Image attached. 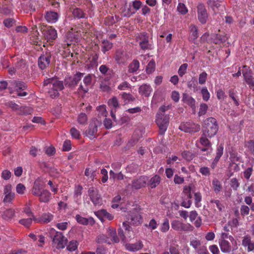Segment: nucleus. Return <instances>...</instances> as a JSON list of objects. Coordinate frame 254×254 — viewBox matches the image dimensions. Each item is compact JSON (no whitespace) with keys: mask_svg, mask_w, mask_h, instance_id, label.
Masks as SVG:
<instances>
[{"mask_svg":"<svg viewBox=\"0 0 254 254\" xmlns=\"http://www.w3.org/2000/svg\"><path fill=\"white\" fill-rule=\"evenodd\" d=\"M219 245L221 251L224 253H230L231 251V246L230 243L226 240L219 239Z\"/></svg>","mask_w":254,"mask_h":254,"instance_id":"a878e982","label":"nucleus"},{"mask_svg":"<svg viewBox=\"0 0 254 254\" xmlns=\"http://www.w3.org/2000/svg\"><path fill=\"white\" fill-rule=\"evenodd\" d=\"M153 91V89L149 84H143L141 85L138 89V92L139 94L145 97L150 96L151 93Z\"/></svg>","mask_w":254,"mask_h":254,"instance_id":"aec40b11","label":"nucleus"},{"mask_svg":"<svg viewBox=\"0 0 254 254\" xmlns=\"http://www.w3.org/2000/svg\"><path fill=\"white\" fill-rule=\"evenodd\" d=\"M155 68V63L153 60H151L147 64L146 70L148 73H151L153 72Z\"/></svg>","mask_w":254,"mask_h":254,"instance_id":"864d4df0","label":"nucleus"},{"mask_svg":"<svg viewBox=\"0 0 254 254\" xmlns=\"http://www.w3.org/2000/svg\"><path fill=\"white\" fill-rule=\"evenodd\" d=\"M187 85L188 88L193 89L194 91L196 90L197 83L195 77H192L190 80L188 82Z\"/></svg>","mask_w":254,"mask_h":254,"instance_id":"09e8293b","label":"nucleus"},{"mask_svg":"<svg viewBox=\"0 0 254 254\" xmlns=\"http://www.w3.org/2000/svg\"><path fill=\"white\" fill-rule=\"evenodd\" d=\"M122 99L124 100L125 104L129 103L130 102L133 101L134 98L133 97L132 95L129 93H127L123 92L121 94Z\"/></svg>","mask_w":254,"mask_h":254,"instance_id":"79ce46f5","label":"nucleus"},{"mask_svg":"<svg viewBox=\"0 0 254 254\" xmlns=\"http://www.w3.org/2000/svg\"><path fill=\"white\" fill-rule=\"evenodd\" d=\"M148 179L146 176H141L138 178L133 180L131 184V188L133 189L138 190L142 187H144Z\"/></svg>","mask_w":254,"mask_h":254,"instance_id":"2eb2a0df","label":"nucleus"},{"mask_svg":"<svg viewBox=\"0 0 254 254\" xmlns=\"http://www.w3.org/2000/svg\"><path fill=\"white\" fill-rule=\"evenodd\" d=\"M43 188V182L42 180L40 178L37 179L34 183L32 189V194L37 196L42 191V190H44Z\"/></svg>","mask_w":254,"mask_h":254,"instance_id":"6ab92c4d","label":"nucleus"},{"mask_svg":"<svg viewBox=\"0 0 254 254\" xmlns=\"http://www.w3.org/2000/svg\"><path fill=\"white\" fill-rule=\"evenodd\" d=\"M172 228L178 231H190L192 230L190 225L185 224L180 221L174 220L171 222Z\"/></svg>","mask_w":254,"mask_h":254,"instance_id":"1a4fd4ad","label":"nucleus"},{"mask_svg":"<svg viewBox=\"0 0 254 254\" xmlns=\"http://www.w3.org/2000/svg\"><path fill=\"white\" fill-rule=\"evenodd\" d=\"M72 14L74 17L77 18H81L84 17V13L83 11L78 8H75L72 11Z\"/></svg>","mask_w":254,"mask_h":254,"instance_id":"603ef678","label":"nucleus"},{"mask_svg":"<svg viewBox=\"0 0 254 254\" xmlns=\"http://www.w3.org/2000/svg\"><path fill=\"white\" fill-rule=\"evenodd\" d=\"M26 190V188L22 184H18L16 187V191L17 193L23 194Z\"/></svg>","mask_w":254,"mask_h":254,"instance_id":"0e129e2a","label":"nucleus"},{"mask_svg":"<svg viewBox=\"0 0 254 254\" xmlns=\"http://www.w3.org/2000/svg\"><path fill=\"white\" fill-rule=\"evenodd\" d=\"M34 218H36L34 215H32V217H29L27 219H22L19 221V223L25 226V227L28 228L29 227L32 223V221H34L35 222V219Z\"/></svg>","mask_w":254,"mask_h":254,"instance_id":"e433bc0d","label":"nucleus"},{"mask_svg":"<svg viewBox=\"0 0 254 254\" xmlns=\"http://www.w3.org/2000/svg\"><path fill=\"white\" fill-rule=\"evenodd\" d=\"M158 225V224L154 219H152L148 224H146V227L151 231L156 229L157 228Z\"/></svg>","mask_w":254,"mask_h":254,"instance_id":"8fccbe9b","label":"nucleus"},{"mask_svg":"<svg viewBox=\"0 0 254 254\" xmlns=\"http://www.w3.org/2000/svg\"><path fill=\"white\" fill-rule=\"evenodd\" d=\"M207 109L208 106L206 104H201L199 109L198 115L199 116L204 115L206 113Z\"/></svg>","mask_w":254,"mask_h":254,"instance_id":"e2e57ef3","label":"nucleus"},{"mask_svg":"<svg viewBox=\"0 0 254 254\" xmlns=\"http://www.w3.org/2000/svg\"><path fill=\"white\" fill-rule=\"evenodd\" d=\"M109 106L112 108L111 110V115L114 121L116 120L115 113L116 110L120 107L118 100L116 97L109 100L108 102Z\"/></svg>","mask_w":254,"mask_h":254,"instance_id":"a211bd4d","label":"nucleus"},{"mask_svg":"<svg viewBox=\"0 0 254 254\" xmlns=\"http://www.w3.org/2000/svg\"><path fill=\"white\" fill-rule=\"evenodd\" d=\"M141 5V2L140 1L136 0L132 2L131 4L132 7L130 6L129 11L130 13H134L138 10Z\"/></svg>","mask_w":254,"mask_h":254,"instance_id":"a19ab883","label":"nucleus"},{"mask_svg":"<svg viewBox=\"0 0 254 254\" xmlns=\"http://www.w3.org/2000/svg\"><path fill=\"white\" fill-rule=\"evenodd\" d=\"M15 197V194L13 192L10 193H7L4 194V197L3 198V202L4 203H9L14 199Z\"/></svg>","mask_w":254,"mask_h":254,"instance_id":"052dcab7","label":"nucleus"},{"mask_svg":"<svg viewBox=\"0 0 254 254\" xmlns=\"http://www.w3.org/2000/svg\"><path fill=\"white\" fill-rule=\"evenodd\" d=\"M125 246L127 250L130 252H135L142 249L143 244L141 242L139 241L135 244H126Z\"/></svg>","mask_w":254,"mask_h":254,"instance_id":"cd10ccee","label":"nucleus"},{"mask_svg":"<svg viewBox=\"0 0 254 254\" xmlns=\"http://www.w3.org/2000/svg\"><path fill=\"white\" fill-rule=\"evenodd\" d=\"M101 123V120L96 119H93L90 122L89 128L86 132L87 136L90 139L95 138L97 131V128L100 126Z\"/></svg>","mask_w":254,"mask_h":254,"instance_id":"0eeeda50","label":"nucleus"},{"mask_svg":"<svg viewBox=\"0 0 254 254\" xmlns=\"http://www.w3.org/2000/svg\"><path fill=\"white\" fill-rule=\"evenodd\" d=\"M136 40L141 49L147 50L151 48V45L148 42V36L146 33L138 34L136 37Z\"/></svg>","mask_w":254,"mask_h":254,"instance_id":"6e6552de","label":"nucleus"},{"mask_svg":"<svg viewBox=\"0 0 254 254\" xmlns=\"http://www.w3.org/2000/svg\"><path fill=\"white\" fill-rule=\"evenodd\" d=\"M11 176V173L8 170H4L1 172V177L4 180H9Z\"/></svg>","mask_w":254,"mask_h":254,"instance_id":"69168bd1","label":"nucleus"},{"mask_svg":"<svg viewBox=\"0 0 254 254\" xmlns=\"http://www.w3.org/2000/svg\"><path fill=\"white\" fill-rule=\"evenodd\" d=\"M126 217L127 221L123 222V226L125 229L127 231L128 234L131 232L133 233L131 228L128 223L132 225L138 226L142 222V217L140 213L136 209L127 212V215Z\"/></svg>","mask_w":254,"mask_h":254,"instance_id":"f257e3e1","label":"nucleus"},{"mask_svg":"<svg viewBox=\"0 0 254 254\" xmlns=\"http://www.w3.org/2000/svg\"><path fill=\"white\" fill-rule=\"evenodd\" d=\"M39 197V200L42 202H48L51 199V193L47 190H43L37 196Z\"/></svg>","mask_w":254,"mask_h":254,"instance_id":"7c9ffc66","label":"nucleus"},{"mask_svg":"<svg viewBox=\"0 0 254 254\" xmlns=\"http://www.w3.org/2000/svg\"><path fill=\"white\" fill-rule=\"evenodd\" d=\"M243 74L247 83L248 84L250 87L254 91V79L252 77L251 73L243 72Z\"/></svg>","mask_w":254,"mask_h":254,"instance_id":"2f4dec72","label":"nucleus"},{"mask_svg":"<svg viewBox=\"0 0 254 254\" xmlns=\"http://www.w3.org/2000/svg\"><path fill=\"white\" fill-rule=\"evenodd\" d=\"M139 67V63L137 60H134L129 65V70L131 72L136 71Z\"/></svg>","mask_w":254,"mask_h":254,"instance_id":"49530a36","label":"nucleus"},{"mask_svg":"<svg viewBox=\"0 0 254 254\" xmlns=\"http://www.w3.org/2000/svg\"><path fill=\"white\" fill-rule=\"evenodd\" d=\"M155 122L159 128V133L161 135L164 134L169 124V115L158 112L156 116Z\"/></svg>","mask_w":254,"mask_h":254,"instance_id":"39448f33","label":"nucleus"},{"mask_svg":"<svg viewBox=\"0 0 254 254\" xmlns=\"http://www.w3.org/2000/svg\"><path fill=\"white\" fill-rule=\"evenodd\" d=\"M43 85L44 86L50 85V89L49 90V94L52 98L58 97L59 95V91L64 89L63 82L55 78H48L45 80Z\"/></svg>","mask_w":254,"mask_h":254,"instance_id":"f03ea898","label":"nucleus"},{"mask_svg":"<svg viewBox=\"0 0 254 254\" xmlns=\"http://www.w3.org/2000/svg\"><path fill=\"white\" fill-rule=\"evenodd\" d=\"M218 131V125L215 119L209 118L206 119L202 127L203 135L204 136L212 137Z\"/></svg>","mask_w":254,"mask_h":254,"instance_id":"7ed1b4c3","label":"nucleus"},{"mask_svg":"<svg viewBox=\"0 0 254 254\" xmlns=\"http://www.w3.org/2000/svg\"><path fill=\"white\" fill-rule=\"evenodd\" d=\"M215 37V38L214 39V42L216 44L224 42L226 40V38L225 36L219 34H216Z\"/></svg>","mask_w":254,"mask_h":254,"instance_id":"774afa93","label":"nucleus"},{"mask_svg":"<svg viewBox=\"0 0 254 254\" xmlns=\"http://www.w3.org/2000/svg\"><path fill=\"white\" fill-rule=\"evenodd\" d=\"M115 59L118 63H123L127 59L126 53L123 50H118L116 52Z\"/></svg>","mask_w":254,"mask_h":254,"instance_id":"c756f323","label":"nucleus"},{"mask_svg":"<svg viewBox=\"0 0 254 254\" xmlns=\"http://www.w3.org/2000/svg\"><path fill=\"white\" fill-rule=\"evenodd\" d=\"M242 245L245 247L248 248L249 252L254 250V241L251 240L250 236H245L242 240Z\"/></svg>","mask_w":254,"mask_h":254,"instance_id":"393cba45","label":"nucleus"},{"mask_svg":"<svg viewBox=\"0 0 254 254\" xmlns=\"http://www.w3.org/2000/svg\"><path fill=\"white\" fill-rule=\"evenodd\" d=\"M53 215L50 213H43L41 216L37 218H34L35 223H48L53 219Z\"/></svg>","mask_w":254,"mask_h":254,"instance_id":"4be33fe9","label":"nucleus"},{"mask_svg":"<svg viewBox=\"0 0 254 254\" xmlns=\"http://www.w3.org/2000/svg\"><path fill=\"white\" fill-rule=\"evenodd\" d=\"M45 18L48 22L55 23L58 20L59 15L56 12L49 11L46 13Z\"/></svg>","mask_w":254,"mask_h":254,"instance_id":"c85d7f7f","label":"nucleus"},{"mask_svg":"<svg viewBox=\"0 0 254 254\" xmlns=\"http://www.w3.org/2000/svg\"><path fill=\"white\" fill-rule=\"evenodd\" d=\"M179 129L188 133H194L200 130V126L192 122L182 123L179 126Z\"/></svg>","mask_w":254,"mask_h":254,"instance_id":"423d86ee","label":"nucleus"},{"mask_svg":"<svg viewBox=\"0 0 254 254\" xmlns=\"http://www.w3.org/2000/svg\"><path fill=\"white\" fill-rule=\"evenodd\" d=\"M188 66L187 64H184L180 66L178 72L180 76L182 77L186 73Z\"/></svg>","mask_w":254,"mask_h":254,"instance_id":"680f3d73","label":"nucleus"},{"mask_svg":"<svg viewBox=\"0 0 254 254\" xmlns=\"http://www.w3.org/2000/svg\"><path fill=\"white\" fill-rule=\"evenodd\" d=\"M110 179H117L119 180H121L124 179V175L122 173L120 172L118 174H115L112 170L110 171Z\"/></svg>","mask_w":254,"mask_h":254,"instance_id":"13d9d810","label":"nucleus"},{"mask_svg":"<svg viewBox=\"0 0 254 254\" xmlns=\"http://www.w3.org/2000/svg\"><path fill=\"white\" fill-rule=\"evenodd\" d=\"M76 221L80 224L82 225H93L95 223V221L92 217L85 218L80 215H76L75 216Z\"/></svg>","mask_w":254,"mask_h":254,"instance_id":"5701e85b","label":"nucleus"},{"mask_svg":"<svg viewBox=\"0 0 254 254\" xmlns=\"http://www.w3.org/2000/svg\"><path fill=\"white\" fill-rule=\"evenodd\" d=\"M82 187L80 186L75 187L74 191V199L76 202H78L80 199L81 195L82 194Z\"/></svg>","mask_w":254,"mask_h":254,"instance_id":"4c0bfd02","label":"nucleus"},{"mask_svg":"<svg viewBox=\"0 0 254 254\" xmlns=\"http://www.w3.org/2000/svg\"><path fill=\"white\" fill-rule=\"evenodd\" d=\"M207 74L205 71L200 73L198 77V82L200 84H204L206 82Z\"/></svg>","mask_w":254,"mask_h":254,"instance_id":"bf43d9fd","label":"nucleus"},{"mask_svg":"<svg viewBox=\"0 0 254 254\" xmlns=\"http://www.w3.org/2000/svg\"><path fill=\"white\" fill-rule=\"evenodd\" d=\"M190 28L191 33L190 39L191 41L195 43V40L197 38L198 36L197 27L195 25H191Z\"/></svg>","mask_w":254,"mask_h":254,"instance_id":"58836bf2","label":"nucleus"},{"mask_svg":"<svg viewBox=\"0 0 254 254\" xmlns=\"http://www.w3.org/2000/svg\"><path fill=\"white\" fill-rule=\"evenodd\" d=\"M44 36L47 41L55 40L57 37V31L51 26L48 27L44 30Z\"/></svg>","mask_w":254,"mask_h":254,"instance_id":"412c9836","label":"nucleus"},{"mask_svg":"<svg viewBox=\"0 0 254 254\" xmlns=\"http://www.w3.org/2000/svg\"><path fill=\"white\" fill-rule=\"evenodd\" d=\"M12 86L13 90L16 92L17 96L23 97L28 94L25 91L21 92L26 88V86L24 82L20 81H15L13 82Z\"/></svg>","mask_w":254,"mask_h":254,"instance_id":"9d476101","label":"nucleus"},{"mask_svg":"<svg viewBox=\"0 0 254 254\" xmlns=\"http://www.w3.org/2000/svg\"><path fill=\"white\" fill-rule=\"evenodd\" d=\"M190 245L195 249L198 254H201L200 253L209 254L205 246H201L200 241L196 238L190 240Z\"/></svg>","mask_w":254,"mask_h":254,"instance_id":"ddd939ff","label":"nucleus"},{"mask_svg":"<svg viewBox=\"0 0 254 254\" xmlns=\"http://www.w3.org/2000/svg\"><path fill=\"white\" fill-rule=\"evenodd\" d=\"M207 136H204L203 134L200 138L199 141H197L198 144L200 143L202 146L204 147H211V143L209 140L206 138Z\"/></svg>","mask_w":254,"mask_h":254,"instance_id":"a18cd8bd","label":"nucleus"},{"mask_svg":"<svg viewBox=\"0 0 254 254\" xmlns=\"http://www.w3.org/2000/svg\"><path fill=\"white\" fill-rule=\"evenodd\" d=\"M83 75V73L77 72L73 77H70L68 80H66V82L69 86H74L81 81Z\"/></svg>","mask_w":254,"mask_h":254,"instance_id":"b1692460","label":"nucleus"},{"mask_svg":"<svg viewBox=\"0 0 254 254\" xmlns=\"http://www.w3.org/2000/svg\"><path fill=\"white\" fill-rule=\"evenodd\" d=\"M92 75L90 74L85 76L83 79L84 85L81 84L78 89V91L79 93L85 94L88 91L89 86H91L92 84Z\"/></svg>","mask_w":254,"mask_h":254,"instance_id":"9b49d317","label":"nucleus"},{"mask_svg":"<svg viewBox=\"0 0 254 254\" xmlns=\"http://www.w3.org/2000/svg\"><path fill=\"white\" fill-rule=\"evenodd\" d=\"M16 211H18V209L16 210L10 208L6 210L3 213V216L6 219H11L15 216Z\"/></svg>","mask_w":254,"mask_h":254,"instance_id":"f704fd0d","label":"nucleus"},{"mask_svg":"<svg viewBox=\"0 0 254 254\" xmlns=\"http://www.w3.org/2000/svg\"><path fill=\"white\" fill-rule=\"evenodd\" d=\"M49 236L53 238V245L57 249H63L66 243V239L63 236L62 232L56 231L52 228L48 230Z\"/></svg>","mask_w":254,"mask_h":254,"instance_id":"20e7f679","label":"nucleus"},{"mask_svg":"<svg viewBox=\"0 0 254 254\" xmlns=\"http://www.w3.org/2000/svg\"><path fill=\"white\" fill-rule=\"evenodd\" d=\"M96 242L98 243H107L111 244V240L108 236L104 234H100L98 235L96 238Z\"/></svg>","mask_w":254,"mask_h":254,"instance_id":"c9c22d12","label":"nucleus"},{"mask_svg":"<svg viewBox=\"0 0 254 254\" xmlns=\"http://www.w3.org/2000/svg\"><path fill=\"white\" fill-rule=\"evenodd\" d=\"M195 200V205L197 207L201 206L200 202L201 201V195L200 192H195L194 195Z\"/></svg>","mask_w":254,"mask_h":254,"instance_id":"4d7b16f0","label":"nucleus"},{"mask_svg":"<svg viewBox=\"0 0 254 254\" xmlns=\"http://www.w3.org/2000/svg\"><path fill=\"white\" fill-rule=\"evenodd\" d=\"M170 228L169 221L167 218L164 220L163 222L160 226V230L163 233L167 232Z\"/></svg>","mask_w":254,"mask_h":254,"instance_id":"c03bdc74","label":"nucleus"},{"mask_svg":"<svg viewBox=\"0 0 254 254\" xmlns=\"http://www.w3.org/2000/svg\"><path fill=\"white\" fill-rule=\"evenodd\" d=\"M201 93L202 94V99L205 101L209 100L210 95L206 87H203L201 90Z\"/></svg>","mask_w":254,"mask_h":254,"instance_id":"de8ad7c7","label":"nucleus"},{"mask_svg":"<svg viewBox=\"0 0 254 254\" xmlns=\"http://www.w3.org/2000/svg\"><path fill=\"white\" fill-rule=\"evenodd\" d=\"M183 101L187 104H188L189 106H190L192 109L195 108V100L191 97L188 95L186 94H184L183 97Z\"/></svg>","mask_w":254,"mask_h":254,"instance_id":"72a5a7b5","label":"nucleus"},{"mask_svg":"<svg viewBox=\"0 0 254 254\" xmlns=\"http://www.w3.org/2000/svg\"><path fill=\"white\" fill-rule=\"evenodd\" d=\"M197 14L199 21L202 24L206 23L208 15L206 10L203 4H199L197 7Z\"/></svg>","mask_w":254,"mask_h":254,"instance_id":"f3484780","label":"nucleus"},{"mask_svg":"<svg viewBox=\"0 0 254 254\" xmlns=\"http://www.w3.org/2000/svg\"><path fill=\"white\" fill-rule=\"evenodd\" d=\"M108 237L111 240V244L119 243L120 240L117 235L116 229L113 228H108L107 229Z\"/></svg>","mask_w":254,"mask_h":254,"instance_id":"bb28decb","label":"nucleus"},{"mask_svg":"<svg viewBox=\"0 0 254 254\" xmlns=\"http://www.w3.org/2000/svg\"><path fill=\"white\" fill-rule=\"evenodd\" d=\"M51 54L50 53H46L42 55L38 59V65L42 69L46 68L50 64L51 61Z\"/></svg>","mask_w":254,"mask_h":254,"instance_id":"dca6fc26","label":"nucleus"},{"mask_svg":"<svg viewBox=\"0 0 254 254\" xmlns=\"http://www.w3.org/2000/svg\"><path fill=\"white\" fill-rule=\"evenodd\" d=\"M78 243L76 241H70L67 246L68 251L73 252L75 251L77 248Z\"/></svg>","mask_w":254,"mask_h":254,"instance_id":"3c124183","label":"nucleus"},{"mask_svg":"<svg viewBox=\"0 0 254 254\" xmlns=\"http://www.w3.org/2000/svg\"><path fill=\"white\" fill-rule=\"evenodd\" d=\"M95 214L98 217H103L107 218L109 220H112L114 218V216L105 209H102L98 211L95 213Z\"/></svg>","mask_w":254,"mask_h":254,"instance_id":"473e14b6","label":"nucleus"},{"mask_svg":"<svg viewBox=\"0 0 254 254\" xmlns=\"http://www.w3.org/2000/svg\"><path fill=\"white\" fill-rule=\"evenodd\" d=\"M113 46V44L111 42L107 40H104L102 43V51L104 53H105L107 51L110 50Z\"/></svg>","mask_w":254,"mask_h":254,"instance_id":"ea45409f","label":"nucleus"},{"mask_svg":"<svg viewBox=\"0 0 254 254\" xmlns=\"http://www.w3.org/2000/svg\"><path fill=\"white\" fill-rule=\"evenodd\" d=\"M212 185L215 192L218 193L221 190L222 187L220 183L217 180L215 179L212 181Z\"/></svg>","mask_w":254,"mask_h":254,"instance_id":"5fc2aeb1","label":"nucleus"},{"mask_svg":"<svg viewBox=\"0 0 254 254\" xmlns=\"http://www.w3.org/2000/svg\"><path fill=\"white\" fill-rule=\"evenodd\" d=\"M160 182V177L157 175H155L150 180L149 185L152 188H154L159 184Z\"/></svg>","mask_w":254,"mask_h":254,"instance_id":"37998d69","label":"nucleus"},{"mask_svg":"<svg viewBox=\"0 0 254 254\" xmlns=\"http://www.w3.org/2000/svg\"><path fill=\"white\" fill-rule=\"evenodd\" d=\"M184 199L181 203L182 206L189 208L190 207L191 202L190 198H191L190 194V187L185 186L183 190Z\"/></svg>","mask_w":254,"mask_h":254,"instance_id":"f8f14e48","label":"nucleus"},{"mask_svg":"<svg viewBox=\"0 0 254 254\" xmlns=\"http://www.w3.org/2000/svg\"><path fill=\"white\" fill-rule=\"evenodd\" d=\"M88 194L90 197V200L94 205H96L101 203V196L96 189L93 187L90 188L88 190Z\"/></svg>","mask_w":254,"mask_h":254,"instance_id":"4468645a","label":"nucleus"},{"mask_svg":"<svg viewBox=\"0 0 254 254\" xmlns=\"http://www.w3.org/2000/svg\"><path fill=\"white\" fill-rule=\"evenodd\" d=\"M87 118L85 114L81 113L78 117L77 121L80 124H84L86 123Z\"/></svg>","mask_w":254,"mask_h":254,"instance_id":"338daca9","label":"nucleus"},{"mask_svg":"<svg viewBox=\"0 0 254 254\" xmlns=\"http://www.w3.org/2000/svg\"><path fill=\"white\" fill-rule=\"evenodd\" d=\"M177 10L179 12L182 14H186L188 10L185 4L183 3H179L177 6Z\"/></svg>","mask_w":254,"mask_h":254,"instance_id":"6e6d98bb","label":"nucleus"}]
</instances>
